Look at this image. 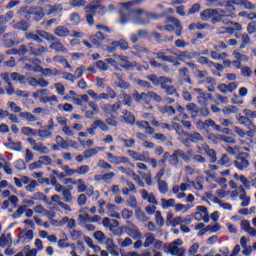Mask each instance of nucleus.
<instances>
[{
	"label": "nucleus",
	"instance_id": "1",
	"mask_svg": "<svg viewBox=\"0 0 256 256\" xmlns=\"http://www.w3.org/2000/svg\"><path fill=\"white\" fill-rule=\"evenodd\" d=\"M165 253H171L173 256H185V248H183V240L176 239L169 245L164 247Z\"/></svg>",
	"mask_w": 256,
	"mask_h": 256
},
{
	"label": "nucleus",
	"instance_id": "2",
	"mask_svg": "<svg viewBox=\"0 0 256 256\" xmlns=\"http://www.w3.org/2000/svg\"><path fill=\"white\" fill-rule=\"evenodd\" d=\"M84 10L86 11V13H92V15H95L98 13V15L103 16L107 13V8L101 5V1L91 2L90 4L84 7Z\"/></svg>",
	"mask_w": 256,
	"mask_h": 256
},
{
	"label": "nucleus",
	"instance_id": "3",
	"mask_svg": "<svg viewBox=\"0 0 256 256\" xmlns=\"http://www.w3.org/2000/svg\"><path fill=\"white\" fill-rule=\"evenodd\" d=\"M123 229L126 231L127 235H129V237H132V239H141L143 236L141 230H139V227L131 221H127L126 226H123Z\"/></svg>",
	"mask_w": 256,
	"mask_h": 256
},
{
	"label": "nucleus",
	"instance_id": "4",
	"mask_svg": "<svg viewBox=\"0 0 256 256\" xmlns=\"http://www.w3.org/2000/svg\"><path fill=\"white\" fill-rule=\"evenodd\" d=\"M147 79L148 81H151L155 85V87H161V89H165L167 83H173L171 78H167L165 76L158 77L155 74L147 76Z\"/></svg>",
	"mask_w": 256,
	"mask_h": 256
},
{
	"label": "nucleus",
	"instance_id": "5",
	"mask_svg": "<svg viewBox=\"0 0 256 256\" xmlns=\"http://www.w3.org/2000/svg\"><path fill=\"white\" fill-rule=\"evenodd\" d=\"M106 157L111 165H131V161L125 156H115L111 152H106Z\"/></svg>",
	"mask_w": 256,
	"mask_h": 256
},
{
	"label": "nucleus",
	"instance_id": "6",
	"mask_svg": "<svg viewBox=\"0 0 256 256\" xmlns=\"http://www.w3.org/2000/svg\"><path fill=\"white\" fill-rule=\"evenodd\" d=\"M73 185H76L78 193H85L88 197L93 196V185L87 186V183L83 179H77L73 182Z\"/></svg>",
	"mask_w": 256,
	"mask_h": 256
},
{
	"label": "nucleus",
	"instance_id": "7",
	"mask_svg": "<svg viewBox=\"0 0 256 256\" xmlns=\"http://www.w3.org/2000/svg\"><path fill=\"white\" fill-rule=\"evenodd\" d=\"M238 123L240 125H245V127L249 128L250 130L247 132L248 137H253L256 133V127L253 125V121L249 119L248 116H239Z\"/></svg>",
	"mask_w": 256,
	"mask_h": 256
},
{
	"label": "nucleus",
	"instance_id": "8",
	"mask_svg": "<svg viewBox=\"0 0 256 256\" xmlns=\"http://www.w3.org/2000/svg\"><path fill=\"white\" fill-rule=\"evenodd\" d=\"M249 165V160H247L243 154H239L237 159L234 161V166L238 171H245V169H248Z\"/></svg>",
	"mask_w": 256,
	"mask_h": 256
},
{
	"label": "nucleus",
	"instance_id": "9",
	"mask_svg": "<svg viewBox=\"0 0 256 256\" xmlns=\"http://www.w3.org/2000/svg\"><path fill=\"white\" fill-rule=\"evenodd\" d=\"M50 41H52V43L50 44V49L56 51V53H67V48L65 47V45H63V43H61V40H59V38L54 36Z\"/></svg>",
	"mask_w": 256,
	"mask_h": 256
},
{
	"label": "nucleus",
	"instance_id": "10",
	"mask_svg": "<svg viewBox=\"0 0 256 256\" xmlns=\"http://www.w3.org/2000/svg\"><path fill=\"white\" fill-rule=\"evenodd\" d=\"M36 73H42L44 77H58V75H61V70H57V68H43L40 66L36 70Z\"/></svg>",
	"mask_w": 256,
	"mask_h": 256
},
{
	"label": "nucleus",
	"instance_id": "11",
	"mask_svg": "<svg viewBox=\"0 0 256 256\" xmlns=\"http://www.w3.org/2000/svg\"><path fill=\"white\" fill-rule=\"evenodd\" d=\"M140 193H141V197H142L143 201H148V203H150V205H154V206L159 205L157 198H155V194H153V193L149 194V192L145 189L141 190Z\"/></svg>",
	"mask_w": 256,
	"mask_h": 256
},
{
	"label": "nucleus",
	"instance_id": "12",
	"mask_svg": "<svg viewBox=\"0 0 256 256\" xmlns=\"http://www.w3.org/2000/svg\"><path fill=\"white\" fill-rule=\"evenodd\" d=\"M120 121L122 123H126V125H134L135 124V115L133 113L123 110L122 116H120Z\"/></svg>",
	"mask_w": 256,
	"mask_h": 256
},
{
	"label": "nucleus",
	"instance_id": "13",
	"mask_svg": "<svg viewBox=\"0 0 256 256\" xmlns=\"http://www.w3.org/2000/svg\"><path fill=\"white\" fill-rule=\"evenodd\" d=\"M166 23H171L172 25H174L175 29H177V31H176L177 37H181V33L183 31V26H181V22L179 21V19H177L173 16H169L166 18Z\"/></svg>",
	"mask_w": 256,
	"mask_h": 256
},
{
	"label": "nucleus",
	"instance_id": "14",
	"mask_svg": "<svg viewBox=\"0 0 256 256\" xmlns=\"http://www.w3.org/2000/svg\"><path fill=\"white\" fill-rule=\"evenodd\" d=\"M11 245H13V237L11 236V233H3L0 236V247L5 249V247H11Z\"/></svg>",
	"mask_w": 256,
	"mask_h": 256
},
{
	"label": "nucleus",
	"instance_id": "15",
	"mask_svg": "<svg viewBox=\"0 0 256 256\" xmlns=\"http://www.w3.org/2000/svg\"><path fill=\"white\" fill-rule=\"evenodd\" d=\"M215 15H219V9H206L200 13V18L202 21H209V19H213Z\"/></svg>",
	"mask_w": 256,
	"mask_h": 256
},
{
	"label": "nucleus",
	"instance_id": "16",
	"mask_svg": "<svg viewBox=\"0 0 256 256\" xmlns=\"http://www.w3.org/2000/svg\"><path fill=\"white\" fill-rule=\"evenodd\" d=\"M196 93H198V95H200V97H198L199 103H205V101H207L208 99H213L212 94L204 93L203 89H201V88L192 89V95H195Z\"/></svg>",
	"mask_w": 256,
	"mask_h": 256
},
{
	"label": "nucleus",
	"instance_id": "17",
	"mask_svg": "<svg viewBox=\"0 0 256 256\" xmlns=\"http://www.w3.org/2000/svg\"><path fill=\"white\" fill-rule=\"evenodd\" d=\"M154 55L155 58L159 61H165L166 63H175V56H169L165 51H159L157 53H154Z\"/></svg>",
	"mask_w": 256,
	"mask_h": 256
},
{
	"label": "nucleus",
	"instance_id": "18",
	"mask_svg": "<svg viewBox=\"0 0 256 256\" xmlns=\"http://www.w3.org/2000/svg\"><path fill=\"white\" fill-rule=\"evenodd\" d=\"M132 97L134 101H136V103H145L146 105H149L148 93L142 92L141 94H139L138 91H134Z\"/></svg>",
	"mask_w": 256,
	"mask_h": 256
},
{
	"label": "nucleus",
	"instance_id": "19",
	"mask_svg": "<svg viewBox=\"0 0 256 256\" xmlns=\"http://www.w3.org/2000/svg\"><path fill=\"white\" fill-rule=\"evenodd\" d=\"M31 241H33V230H27V229L22 230L19 236V242L29 243Z\"/></svg>",
	"mask_w": 256,
	"mask_h": 256
},
{
	"label": "nucleus",
	"instance_id": "20",
	"mask_svg": "<svg viewBox=\"0 0 256 256\" xmlns=\"http://www.w3.org/2000/svg\"><path fill=\"white\" fill-rule=\"evenodd\" d=\"M240 227H241V229H243V231L248 233V235H250L251 237L256 236V230H255V228L251 227V222H249V220L241 221Z\"/></svg>",
	"mask_w": 256,
	"mask_h": 256
},
{
	"label": "nucleus",
	"instance_id": "21",
	"mask_svg": "<svg viewBox=\"0 0 256 256\" xmlns=\"http://www.w3.org/2000/svg\"><path fill=\"white\" fill-rule=\"evenodd\" d=\"M89 107L92 110H88L85 112L86 119H93L97 113H99V106L95 102H89Z\"/></svg>",
	"mask_w": 256,
	"mask_h": 256
},
{
	"label": "nucleus",
	"instance_id": "22",
	"mask_svg": "<svg viewBox=\"0 0 256 256\" xmlns=\"http://www.w3.org/2000/svg\"><path fill=\"white\" fill-rule=\"evenodd\" d=\"M129 157H131V159H133L134 161H140L141 163L146 161V157H145V152L141 153V152H137L135 150H128L127 151Z\"/></svg>",
	"mask_w": 256,
	"mask_h": 256
},
{
	"label": "nucleus",
	"instance_id": "23",
	"mask_svg": "<svg viewBox=\"0 0 256 256\" xmlns=\"http://www.w3.org/2000/svg\"><path fill=\"white\" fill-rule=\"evenodd\" d=\"M196 211L197 212L194 213V218L196 221H203V216L209 213V210L205 206H197Z\"/></svg>",
	"mask_w": 256,
	"mask_h": 256
},
{
	"label": "nucleus",
	"instance_id": "24",
	"mask_svg": "<svg viewBox=\"0 0 256 256\" xmlns=\"http://www.w3.org/2000/svg\"><path fill=\"white\" fill-rule=\"evenodd\" d=\"M30 14L33 15L34 21H41L45 17V12L41 7H34L31 9Z\"/></svg>",
	"mask_w": 256,
	"mask_h": 256
},
{
	"label": "nucleus",
	"instance_id": "25",
	"mask_svg": "<svg viewBox=\"0 0 256 256\" xmlns=\"http://www.w3.org/2000/svg\"><path fill=\"white\" fill-rule=\"evenodd\" d=\"M32 97L34 98V99H39V101L41 102V103H46V101H47V90H45V89H39V90H37L36 92H34L33 94H32Z\"/></svg>",
	"mask_w": 256,
	"mask_h": 256
},
{
	"label": "nucleus",
	"instance_id": "26",
	"mask_svg": "<svg viewBox=\"0 0 256 256\" xmlns=\"http://www.w3.org/2000/svg\"><path fill=\"white\" fill-rule=\"evenodd\" d=\"M70 31L67 27L65 26H58L54 29V35H56L57 37H69Z\"/></svg>",
	"mask_w": 256,
	"mask_h": 256
},
{
	"label": "nucleus",
	"instance_id": "27",
	"mask_svg": "<svg viewBox=\"0 0 256 256\" xmlns=\"http://www.w3.org/2000/svg\"><path fill=\"white\" fill-rule=\"evenodd\" d=\"M106 249L110 253V255H119V252L117 251V245H115V242L110 238L105 242Z\"/></svg>",
	"mask_w": 256,
	"mask_h": 256
},
{
	"label": "nucleus",
	"instance_id": "28",
	"mask_svg": "<svg viewBox=\"0 0 256 256\" xmlns=\"http://www.w3.org/2000/svg\"><path fill=\"white\" fill-rule=\"evenodd\" d=\"M40 139H51L53 137V131L49 130V128H42L37 130V134Z\"/></svg>",
	"mask_w": 256,
	"mask_h": 256
},
{
	"label": "nucleus",
	"instance_id": "29",
	"mask_svg": "<svg viewBox=\"0 0 256 256\" xmlns=\"http://www.w3.org/2000/svg\"><path fill=\"white\" fill-rule=\"evenodd\" d=\"M46 14L47 15H53L55 13H61V11H63V5L62 4H58V5H48L46 6Z\"/></svg>",
	"mask_w": 256,
	"mask_h": 256
},
{
	"label": "nucleus",
	"instance_id": "30",
	"mask_svg": "<svg viewBox=\"0 0 256 256\" xmlns=\"http://www.w3.org/2000/svg\"><path fill=\"white\" fill-rule=\"evenodd\" d=\"M94 239H96V241H98V243L105 245L106 242L109 241L111 238L107 237V235H105V233H103V231H96L94 233Z\"/></svg>",
	"mask_w": 256,
	"mask_h": 256
},
{
	"label": "nucleus",
	"instance_id": "31",
	"mask_svg": "<svg viewBox=\"0 0 256 256\" xmlns=\"http://www.w3.org/2000/svg\"><path fill=\"white\" fill-rule=\"evenodd\" d=\"M135 217L141 223H147V221H149V219H151L149 216H147V214L144 213L143 210H141V208H138L135 211Z\"/></svg>",
	"mask_w": 256,
	"mask_h": 256
},
{
	"label": "nucleus",
	"instance_id": "32",
	"mask_svg": "<svg viewBox=\"0 0 256 256\" xmlns=\"http://www.w3.org/2000/svg\"><path fill=\"white\" fill-rule=\"evenodd\" d=\"M145 240L143 243V247H145L146 249L151 247V245H154L155 243V235L153 233H146L144 235Z\"/></svg>",
	"mask_w": 256,
	"mask_h": 256
},
{
	"label": "nucleus",
	"instance_id": "33",
	"mask_svg": "<svg viewBox=\"0 0 256 256\" xmlns=\"http://www.w3.org/2000/svg\"><path fill=\"white\" fill-rule=\"evenodd\" d=\"M204 83H205V85H208V86H207V90H208L210 93H213V91H215V87H217V80H215V78L207 77V78L204 80Z\"/></svg>",
	"mask_w": 256,
	"mask_h": 256
},
{
	"label": "nucleus",
	"instance_id": "34",
	"mask_svg": "<svg viewBox=\"0 0 256 256\" xmlns=\"http://www.w3.org/2000/svg\"><path fill=\"white\" fill-rule=\"evenodd\" d=\"M178 157H181L185 163H191V157H193V150H188L187 153L183 152V150H177Z\"/></svg>",
	"mask_w": 256,
	"mask_h": 256
},
{
	"label": "nucleus",
	"instance_id": "35",
	"mask_svg": "<svg viewBox=\"0 0 256 256\" xmlns=\"http://www.w3.org/2000/svg\"><path fill=\"white\" fill-rule=\"evenodd\" d=\"M116 241L121 249H127V247H131V245H133V239L130 237H126L124 240L118 238Z\"/></svg>",
	"mask_w": 256,
	"mask_h": 256
},
{
	"label": "nucleus",
	"instance_id": "36",
	"mask_svg": "<svg viewBox=\"0 0 256 256\" xmlns=\"http://www.w3.org/2000/svg\"><path fill=\"white\" fill-rule=\"evenodd\" d=\"M22 135L26 137H37V129H33L29 126H24L21 128Z\"/></svg>",
	"mask_w": 256,
	"mask_h": 256
},
{
	"label": "nucleus",
	"instance_id": "37",
	"mask_svg": "<svg viewBox=\"0 0 256 256\" xmlns=\"http://www.w3.org/2000/svg\"><path fill=\"white\" fill-rule=\"evenodd\" d=\"M119 141L120 143L123 144V147H125L126 149H133V147H135V139L130 138H123V137H119Z\"/></svg>",
	"mask_w": 256,
	"mask_h": 256
},
{
	"label": "nucleus",
	"instance_id": "38",
	"mask_svg": "<svg viewBox=\"0 0 256 256\" xmlns=\"http://www.w3.org/2000/svg\"><path fill=\"white\" fill-rule=\"evenodd\" d=\"M64 225H67L68 229H75V227H77V223L75 222V219L69 218L67 216L62 218V227Z\"/></svg>",
	"mask_w": 256,
	"mask_h": 256
},
{
	"label": "nucleus",
	"instance_id": "39",
	"mask_svg": "<svg viewBox=\"0 0 256 256\" xmlns=\"http://www.w3.org/2000/svg\"><path fill=\"white\" fill-rule=\"evenodd\" d=\"M175 61H177V59H180V61H183L184 59H193L196 57V54L184 51L181 52L180 54H175Z\"/></svg>",
	"mask_w": 256,
	"mask_h": 256
},
{
	"label": "nucleus",
	"instance_id": "40",
	"mask_svg": "<svg viewBox=\"0 0 256 256\" xmlns=\"http://www.w3.org/2000/svg\"><path fill=\"white\" fill-rule=\"evenodd\" d=\"M168 161L176 169L179 168V152L177 150L174 151V153L170 155Z\"/></svg>",
	"mask_w": 256,
	"mask_h": 256
},
{
	"label": "nucleus",
	"instance_id": "41",
	"mask_svg": "<svg viewBox=\"0 0 256 256\" xmlns=\"http://www.w3.org/2000/svg\"><path fill=\"white\" fill-rule=\"evenodd\" d=\"M33 151H37V153H40L41 155H47V153H49V148H47L43 142H38Z\"/></svg>",
	"mask_w": 256,
	"mask_h": 256
},
{
	"label": "nucleus",
	"instance_id": "42",
	"mask_svg": "<svg viewBox=\"0 0 256 256\" xmlns=\"http://www.w3.org/2000/svg\"><path fill=\"white\" fill-rule=\"evenodd\" d=\"M115 75L118 78L117 87L119 89H130L131 88V84H129V82L123 80V78L121 77V74H115Z\"/></svg>",
	"mask_w": 256,
	"mask_h": 256
},
{
	"label": "nucleus",
	"instance_id": "43",
	"mask_svg": "<svg viewBox=\"0 0 256 256\" xmlns=\"http://www.w3.org/2000/svg\"><path fill=\"white\" fill-rule=\"evenodd\" d=\"M186 109L190 113L192 119H195V117L199 115V109L197 108V105H195L194 103L186 105Z\"/></svg>",
	"mask_w": 256,
	"mask_h": 256
},
{
	"label": "nucleus",
	"instance_id": "44",
	"mask_svg": "<svg viewBox=\"0 0 256 256\" xmlns=\"http://www.w3.org/2000/svg\"><path fill=\"white\" fill-rule=\"evenodd\" d=\"M158 183V191L162 193V195H166L169 193V184L165 180H160Z\"/></svg>",
	"mask_w": 256,
	"mask_h": 256
},
{
	"label": "nucleus",
	"instance_id": "45",
	"mask_svg": "<svg viewBox=\"0 0 256 256\" xmlns=\"http://www.w3.org/2000/svg\"><path fill=\"white\" fill-rule=\"evenodd\" d=\"M11 80L18 81V83H21V85H25L27 83V78L24 75H21L17 72L12 73Z\"/></svg>",
	"mask_w": 256,
	"mask_h": 256
},
{
	"label": "nucleus",
	"instance_id": "46",
	"mask_svg": "<svg viewBox=\"0 0 256 256\" xmlns=\"http://www.w3.org/2000/svg\"><path fill=\"white\" fill-rule=\"evenodd\" d=\"M19 117L22 119H26L29 123H35L37 121V117L33 115L31 112H22L19 114Z\"/></svg>",
	"mask_w": 256,
	"mask_h": 256
},
{
	"label": "nucleus",
	"instance_id": "47",
	"mask_svg": "<svg viewBox=\"0 0 256 256\" xmlns=\"http://www.w3.org/2000/svg\"><path fill=\"white\" fill-rule=\"evenodd\" d=\"M111 45H113V47H120L122 51H127V49H129V43L125 40L113 41Z\"/></svg>",
	"mask_w": 256,
	"mask_h": 256
},
{
	"label": "nucleus",
	"instance_id": "48",
	"mask_svg": "<svg viewBox=\"0 0 256 256\" xmlns=\"http://www.w3.org/2000/svg\"><path fill=\"white\" fill-rule=\"evenodd\" d=\"M161 205H162V209H169L171 207H175V199L170 198V199H161Z\"/></svg>",
	"mask_w": 256,
	"mask_h": 256
},
{
	"label": "nucleus",
	"instance_id": "49",
	"mask_svg": "<svg viewBox=\"0 0 256 256\" xmlns=\"http://www.w3.org/2000/svg\"><path fill=\"white\" fill-rule=\"evenodd\" d=\"M209 127H212L215 131H221V126L217 125L212 119L205 120V131H208Z\"/></svg>",
	"mask_w": 256,
	"mask_h": 256
},
{
	"label": "nucleus",
	"instance_id": "50",
	"mask_svg": "<svg viewBox=\"0 0 256 256\" xmlns=\"http://www.w3.org/2000/svg\"><path fill=\"white\" fill-rule=\"evenodd\" d=\"M233 57H234V59H236V61H240V63L242 61H249V57H247V55L241 53V51H239V50L233 51Z\"/></svg>",
	"mask_w": 256,
	"mask_h": 256
},
{
	"label": "nucleus",
	"instance_id": "51",
	"mask_svg": "<svg viewBox=\"0 0 256 256\" xmlns=\"http://www.w3.org/2000/svg\"><path fill=\"white\" fill-rule=\"evenodd\" d=\"M69 5H70V7L79 9L81 7H85V5H87V1H85V0H69Z\"/></svg>",
	"mask_w": 256,
	"mask_h": 256
},
{
	"label": "nucleus",
	"instance_id": "52",
	"mask_svg": "<svg viewBox=\"0 0 256 256\" xmlns=\"http://www.w3.org/2000/svg\"><path fill=\"white\" fill-rule=\"evenodd\" d=\"M62 197L65 203H73V194L71 193V190L65 188L62 192Z\"/></svg>",
	"mask_w": 256,
	"mask_h": 256
},
{
	"label": "nucleus",
	"instance_id": "53",
	"mask_svg": "<svg viewBox=\"0 0 256 256\" xmlns=\"http://www.w3.org/2000/svg\"><path fill=\"white\" fill-rule=\"evenodd\" d=\"M210 56L212 59H214V61H224V59H227V53L223 52L221 54L212 51L210 52Z\"/></svg>",
	"mask_w": 256,
	"mask_h": 256
},
{
	"label": "nucleus",
	"instance_id": "54",
	"mask_svg": "<svg viewBox=\"0 0 256 256\" xmlns=\"http://www.w3.org/2000/svg\"><path fill=\"white\" fill-rule=\"evenodd\" d=\"M14 29H18L19 31H27V29H29V23H27L25 20H21L14 24Z\"/></svg>",
	"mask_w": 256,
	"mask_h": 256
},
{
	"label": "nucleus",
	"instance_id": "55",
	"mask_svg": "<svg viewBox=\"0 0 256 256\" xmlns=\"http://www.w3.org/2000/svg\"><path fill=\"white\" fill-rule=\"evenodd\" d=\"M97 167H99V169H106V171L113 169V166L103 159L98 160Z\"/></svg>",
	"mask_w": 256,
	"mask_h": 256
},
{
	"label": "nucleus",
	"instance_id": "56",
	"mask_svg": "<svg viewBox=\"0 0 256 256\" xmlns=\"http://www.w3.org/2000/svg\"><path fill=\"white\" fill-rule=\"evenodd\" d=\"M188 139H190L192 143H199V141H203V136L199 132H193L188 135Z\"/></svg>",
	"mask_w": 256,
	"mask_h": 256
},
{
	"label": "nucleus",
	"instance_id": "57",
	"mask_svg": "<svg viewBox=\"0 0 256 256\" xmlns=\"http://www.w3.org/2000/svg\"><path fill=\"white\" fill-rule=\"evenodd\" d=\"M205 228H206V233H218V231H221V225L215 222H214V225H208Z\"/></svg>",
	"mask_w": 256,
	"mask_h": 256
},
{
	"label": "nucleus",
	"instance_id": "58",
	"mask_svg": "<svg viewBox=\"0 0 256 256\" xmlns=\"http://www.w3.org/2000/svg\"><path fill=\"white\" fill-rule=\"evenodd\" d=\"M218 165H222V167H229L231 165V160L227 154H223L221 158L218 160Z\"/></svg>",
	"mask_w": 256,
	"mask_h": 256
},
{
	"label": "nucleus",
	"instance_id": "59",
	"mask_svg": "<svg viewBox=\"0 0 256 256\" xmlns=\"http://www.w3.org/2000/svg\"><path fill=\"white\" fill-rule=\"evenodd\" d=\"M160 113L166 114V115H175V108L173 106H162L159 108Z\"/></svg>",
	"mask_w": 256,
	"mask_h": 256
},
{
	"label": "nucleus",
	"instance_id": "60",
	"mask_svg": "<svg viewBox=\"0 0 256 256\" xmlns=\"http://www.w3.org/2000/svg\"><path fill=\"white\" fill-rule=\"evenodd\" d=\"M155 221H156V225H158L159 227L165 226V218H163V214H161V211L156 212Z\"/></svg>",
	"mask_w": 256,
	"mask_h": 256
},
{
	"label": "nucleus",
	"instance_id": "61",
	"mask_svg": "<svg viewBox=\"0 0 256 256\" xmlns=\"http://www.w3.org/2000/svg\"><path fill=\"white\" fill-rule=\"evenodd\" d=\"M25 38L30 39L31 41H36V43H43V40L41 37H39V34H35L33 32L26 33Z\"/></svg>",
	"mask_w": 256,
	"mask_h": 256
},
{
	"label": "nucleus",
	"instance_id": "62",
	"mask_svg": "<svg viewBox=\"0 0 256 256\" xmlns=\"http://www.w3.org/2000/svg\"><path fill=\"white\" fill-rule=\"evenodd\" d=\"M96 125L98 126V129H100L101 131H103V133H107L109 131V126L107 123H105L103 120L101 119H97L96 120Z\"/></svg>",
	"mask_w": 256,
	"mask_h": 256
},
{
	"label": "nucleus",
	"instance_id": "63",
	"mask_svg": "<svg viewBox=\"0 0 256 256\" xmlns=\"http://www.w3.org/2000/svg\"><path fill=\"white\" fill-rule=\"evenodd\" d=\"M219 254L215 255L214 251H210L208 254H205L204 256H229V248H221Z\"/></svg>",
	"mask_w": 256,
	"mask_h": 256
},
{
	"label": "nucleus",
	"instance_id": "64",
	"mask_svg": "<svg viewBox=\"0 0 256 256\" xmlns=\"http://www.w3.org/2000/svg\"><path fill=\"white\" fill-rule=\"evenodd\" d=\"M89 171H91V167H89V165H83L78 167L75 170V173H77V175H87V173H89Z\"/></svg>",
	"mask_w": 256,
	"mask_h": 256
}]
</instances>
